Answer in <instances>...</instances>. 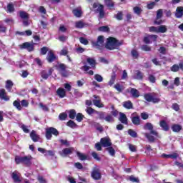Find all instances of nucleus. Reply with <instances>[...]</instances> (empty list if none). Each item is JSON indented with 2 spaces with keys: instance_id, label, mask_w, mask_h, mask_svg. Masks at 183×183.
<instances>
[{
  "instance_id": "37",
  "label": "nucleus",
  "mask_w": 183,
  "mask_h": 183,
  "mask_svg": "<svg viewBox=\"0 0 183 183\" xmlns=\"http://www.w3.org/2000/svg\"><path fill=\"white\" fill-rule=\"evenodd\" d=\"M76 117V111H75V109H70L69 111V118H70V119H75Z\"/></svg>"
},
{
  "instance_id": "51",
  "label": "nucleus",
  "mask_w": 183,
  "mask_h": 183,
  "mask_svg": "<svg viewBox=\"0 0 183 183\" xmlns=\"http://www.w3.org/2000/svg\"><path fill=\"white\" fill-rule=\"evenodd\" d=\"M96 114H97V115H99V119H105V112H96Z\"/></svg>"
},
{
  "instance_id": "60",
  "label": "nucleus",
  "mask_w": 183,
  "mask_h": 183,
  "mask_svg": "<svg viewBox=\"0 0 183 183\" xmlns=\"http://www.w3.org/2000/svg\"><path fill=\"white\" fill-rule=\"evenodd\" d=\"M149 32H155L156 34H158V26L157 27V26H150L149 28Z\"/></svg>"
},
{
  "instance_id": "49",
  "label": "nucleus",
  "mask_w": 183,
  "mask_h": 183,
  "mask_svg": "<svg viewBox=\"0 0 183 183\" xmlns=\"http://www.w3.org/2000/svg\"><path fill=\"white\" fill-rule=\"evenodd\" d=\"M100 32H109V27L108 26H103L99 27Z\"/></svg>"
},
{
  "instance_id": "26",
  "label": "nucleus",
  "mask_w": 183,
  "mask_h": 183,
  "mask_svg": "<svg viewBox=\"0 0 183 183\" xmlns=\"http://www.w3.org/2000/svg\"><path fill=\"white\" fill-rule=\"evenodd\" d=\"M72 14L76 16V18H81V16H82V10L79 9H74L72 10Z\"/></svg>"
},
{
  "instance_id": "38",
  "label": "nucleus",
  "mask_w": 183,
  "mask_h": 183,
  "mask_svg": "<svg viewBox=\"0 0 183 183\" xmlns=\"http://www.w3.org/2000/svg\"><path fill=\"white\" fill-rule=\"evenodd\" d=\"M66 126L69 127V128H76L78 127V124L74 122V120H69L68 122L66 123Z\"/></svg>"
},
{
  "instance_id": "57",
  "label": "nucleus",
  "mask_w": 183,
  "mask_h": 183,
  "mask_svg": "<svg viewBox=\"0 0 183 183\" xmlns=\"http://www.w3.org/2000/svg\"><path fill=\"white\" fill-rule=\"evenodd\" d=\"M94 79L97 81V82H102L104 81V78L99 74H95Z\"/></svg>"
},
{
  "instance_id": "29",
  "label": "nucleus",
  "mask_w": 183,
  "mask_h": 183,
  "mask_svg": "<svg viewBox=\"0 0 183 183\" xmlns=\"http://www.w3.org/2000/svg\"><path fill=\"white\" fill-rule=\"evenodd\" d=\"M132 122L134 125H141V119L139 118V116L132 117Z\"/></svg>"
},
{
  "instance_id": "23",
  "label": "nucleus",
  "mask_w": 183,
  "mask_h": 183,
  "mask_svg": "<svg viewBox=\"0 0 183 183\" xmlns=\"http://www.w3.org/2000/svg\"><path fill=\"white\" fill-rule=\"evenodd\" d=\"M176 18H182L183 16V6H178L176 9Z\"/></svg>"
},
{
  "instance_id": "48",
  "label": "nucleus",
  "mask_w": 183,
  "mask_h": 183,
  "mask_svg": "<svg viewBox=\"0 0 183 183\" xmlns=\"http://www.w3.org/2000/svg\"><path fill=\"white\" fill-rule=\"evenodd\" d=\"M49 51V48L46 46H43L40 49V54L41 55H46V53Z\"/></svg>"
},
{
  "instance_id": "17",
  "label": "nucleus",
  "mask_w": 183,
  "mask_h": 183,
  "mask_svg": "<svg viewBox=\"0 0 183 183\" xmlns=\"http://www.w3.org/2000/svg\"><path fill=\"white\" fill-rule=\"evenodd\" d=\"M56 94H57L58 97H59V98H65V97H66V92L65 91V89L64 88L59 87L56 90Z\"/></svg>"
},
{
  "instance_id": "41",
  "label": "nucleus",
  "mask_w": 183,
  "mask_h": 183,
  "mask_svg": "<svg viewBox=\"0 0 183 183\" xmlns=\"http://www.w3.org/2000/svg\"><path fill=\"white\" fill-rule=\"evenodd\" d=\"M127 132L128 134L130 135V137H132V138H138V134L132 129H129Z\"/></svg>"
},
{
  "instance_id": "4",
  "label": "nucleus",
  "mask_w": 183,
  "mask_h": 183,
  "mask_svg": "<svg viewBox=\"0 0 183 183\" xmlns=\"http://www.w3.org/2000/svg\"><path fill=\"white\" fill-rule=\"evenodd\" d=\"M92 8L93 9H96V12L99 14V19H104V18H105V7L104 6V4H101L99 2H94L92 5Z\"/></svg>"
},
{
  "instance_id": "5",
  "label": "nucleus",
  "mask_w": 183,
  "mask_h": 183,
  "mask_svg": "<svg viewBox=\"0 0 183 183\" xmlns=\"http://www.w3.org/2000/svg\"><path fill=\"white\" fill-rule=\"evenodd\" d=\"M13 106L18 109V111H22V107L24 108H28L29 107V102L26 99L20 100L17 99L16 100L14 101Z\"/></svg>"
},
{
  "instance_id": "59",
  "label": "nucleus",
  "mask_w": 183,
  "mask_h": 183,
  "mask_svg": "<svg viewBox=\"0 0 183 183\" xmlns=\"http://www.w3.org/2000/svg\"><path fill=\"white\" fill-rule=\"evenodd\" d=\"M79 41L81 44H83V45H88V44H89V41H88V39H85L84 37H80Z\"/></svg>"
},
{
  "instance_id": "42",
  "label": "nucleus",
  "mask_w": 183,
  "mask_h": 183,
  "mask_svg": "<svg viewBox=\"0 0 183 183\" xmlns=\"http://www.w3.org/2000/svg\"><path fill=\"white\" fill-rule=\"evenodd\" d=\"M74 149L69 147V148H65L62 150V153L64 154V155H71V154H72V151Z\"/></svg>"
},
{
  "instance_id": "14",
  "label": "nucleus",
  "mask_w": 183,
  "mask_h": 183,
  "mask_svg": "<svg viewBox=\"0 0 183 183\" xmlns=\"http://www.w3.org/2000/svg\"><path fill=\"white\" fill-rule=\"evenodd\" d=\"M88 26V23H85L82 20H79L75 22V28H77L79 29H82V28H86V26Z\"/></svg>"
},
{
  "instance_id": "21",
  "label": "nucleus",
  "mask_w": 183,
  "mask_h": 183,
  "mask_svg": "<svg viewBox=\"0 0 183 183\" xmlns=\"http://www.w3.org/2000/svg\"><path fill=\"white\" fill-rule=\"evenodd\" d=\"M122 105L126 109H132V108H134V104L131 100L124 102Z\"/></svg>"
},
{
  "instance_id": "58",
  "label": "nucleus",
  "mask_w": 183,
  "mask_h": 183,
  "mask_svg": "<svg viewBox=\"0 0 183 183\" xmlns=\"http://www.w3.org/2000/svg\"><path fill=\"white\" fill-rule=\"evenodd\" d=\"M142 50L145 51L146 52H149L151 51V46H149L147 44H144L142 46Z\"/></svg>"
},
{
  "instance_id": "1",
  "label": "nucleus",
  "mask_w": 183,
  "mask_h": 183,
  "mask_svg": "<svg viewBox=\"0 0 183 183\" xmlns=\"http://www.w3.org/2000/svg\"><path fill=\"white\" fill-rule=\"evenodd\" d=\"M143 128L146 131H150V133H144V135L148 139L149 142H150L151 144L155 142L154 137H156L157 138H161L157 132L154 130V125H152V124L149 122L146 123ZM152 135H154V137Z\"/></svg>"
},
{
  "instance_id": "27",
  "label": "nucleus",
  "mask_w": 183,
  "mask_h": 183,
  "mask_svg": "<svg viewBox=\"0 0 183 183\" xmlns=\"http://www.w3.org/2000/svg\"><path fill=\"white\" fill-rule=\"evenodd\" d=\"M26 35V36H31L32 35V31L31 30H26L25 32L24 31H16V35H20L21 36H24V35Z\"/></svg>"
},
{
  "instance_id": "7",
  "label": "nucleus",
  "mask_w": 183,
  "mask_h": 183,
  "mask_svg": "<svg viewBox=\"0 0 183 183\" xmlns=\"http://www.w3.org/2000/svg\"><path fill=\"white\" fill-rule=\"evenodd\" d=\"M46 139H51L52 135L54 137H58L59 135V132L54 127H49L46 129Z\"/></svg>"
},
{
  "instance_id": "61",
  "label": "nucleus",
  "mask_w": 183,
  "mask_h": 183,
  "mask_svg": "<svg viewBox=\"0 0 183 183\" xmlns=\"http://www.w3.org/2000/svg\"><path fill=\"white\" fill-rule=\"evenodd\" d=\"M94 148L97 149V151H102V144L101 142L96 143Z\"/></svg>"
},
{
  "instance_id": "36",
  "label": "nucleus",
  "mask_w": 183,
  "mask_h": 183,
  "mask_svg": "<svg viewBox=\"0 0 183 183\" xmlns=\"http://www.w3.org/2000/svg\"><path fill=\"white\" fill-rule=\"evenodd\" d=\"M106 151H107L109 154V155H111V157H115V149H114V147L109 146V147L106 148Z\"/></svg>"
},
{
  "instance_id": "32",
  "label": "nucleus",
  "mask_w": 183,
  "mask_h": 183,
  "mask_svg": "<svg viewBox=\"0 0 183 183\" xmlns=\"http://www.w3.org/2000/svg\"><path fill=\"white\" fill-rule=\"evenodd\" d=\"M115 79H117V74L115 73V71H113L111 76V79L109 81V85L110 86H112V85L115 84Z\"/></svg>"
},
{
  "instance_id": "40",
  "label": "nucleus",
  "mask_w": 183,
  "mask_h": 183,
  "mask_svg": "<svg viewBox=\"0 0 183 183\" xmlns=\"http://www.w3.org/2000/svg\"><path fill=\"white\" fill-rule=\"evenodd\" d=\"M114 89L117 90L119 93L122 92L124 91V86L121 85L119 83H117L114 86Z\"/></svg>"
},
{
  "instance_id": "52",
  "label": "nucleus",
  "mask_w": 183,
  "mask_h": 183,
  "mask_svg": "<svg viewBox=\"0 0 183 183\" xmlns=\"http://www.w3.org/2000/svg\"><path fill=\"white\" fill-rule=\"evenodd\" d=\"M92 157L96 161H101V157H99V155H98V153H97L96 152H92Z\"/></svg>"
},
{
  "instance_id": "28",
  "label": "nucleus",
  "mask_w": 183,
  "mask_h": 183,
  "mask_svg": "<svg viewBox=\"0 0 183 183\" xmlns=\"http://www.w3.org/2000/svg\"><path fill=\"white\" fill-rule=\"evenodd\" d=\"M76 154L80 161H86V159H88V156L86 154H84L80 152H76Z\"/></svg>"
},
{
  "instance_id": "12",
  "label": "nucleus",
  "mask_w": 183,
  "mask_h": 183,
  "mask_svg": "<svg viewBox=\"0 0 183 183\" xmlns=\"http://www.w3.org/2000/svg\"><path fill=\"white\" fill-rule=\"evenodd\" d=\"M0 99H1V101H5V102H8V101L11 99V97L8 96L5 89H0Z\"/></svg>"
},
{
  "instance_id": "55",
  "label": "nucleus",
  "mask_w": 183,
  "mask_h": 183,
  "mask_svg": "<svg viewBox=\"0 0 183 183\" xmlns=\"http://www.w3.org/2000/svg\"><path fill=\"white\" fill-rule=\"evenodd\" d=\"M133 11L134 14H137V15H141V12H142V9L139 6L134 7Z\"/></svg>"
},
{
  "instance_id": "2",
  "label": "nucleus",
  "mask_w": 183,
  "mask_h": 183,
  "mask_svg": "<svg viewBox=\"0 0 183 183\" xmlns=\"http://www.w3.org/2000/svg\"><path fill=\"white\" fill-rule=\"evenodd\" d=\"M122 44V41H119L115 37H109L107 39L104 48H106V49H108L109 51H114V49H119V46H121Z\"/></svg>"
},
{
  "instance_id": "25",
  "label": "nucleus",
  "mask_w": 183,
  "mask_h": 183,
  "mask_svg": "<svg viewBox=\"0 0 183 183\" xmlns=\"http://www.w3.org/2000/svg\"><path fill=\"white\" fill-rule=\"evenodd\" d=\"M172 130L173 132H179L180 131H182V126H181V124H174L172 125Z\"/></svg>"
},
{
  "instance_id": "22",
  "label": "nucleus",
  "mask_w": 183,
  "mask_h": 183,
  "mask_svg": "<svg viewBox=\"0 0 183 183\" xmlns=\"http://www.w3.org/2000/svg\"><path fill=\"white\" fill-rule=\"evenodd\" d=\"M134 79L142 81L144 79V73L139 70H137L134 74Z\"/></svg>"
},
{
  "instance_id": "46",
  "label": "nucleus",
  "mask_w": 183,
  "mask_h": 183,
  "mask_svg": "<svg viewBox=\"0 0 183 183\" xmlns=\"http://www.w3.org/2000/svg\"><path fill=\"white\" fill-rule=\"evenodd\" d=\"M124 17V14L122 11H118V13L114 16V18L117 19V21H122Z\"/></svg>"
},
{
  "instance_id": "45",
  "label": "nucleus",
  "mask_w": 183,
  "mask_h": 183,
  "mask_svg": "<svg viewBox=\"0 0 183 183\" xmlns=\"http://www.w3.org/2000/svg\"><path fill=\"white\" fill-rule=\"evenodd\" d=\"M68 118V114L66 112L60 113L59 115V119L60 121H65Z\"/></svg>"
},
{
  "instance_id": "43",
  "label": "nucleus",
  "mask_w": 183,
  "mask_h": 183,
  "mask_svg": "<svg viewBox=\"0 0 183 183\" xmlns=\"http://www.w3.org/2000/svg\"><path fill=\"white\" fill-rule=\"evenodd\" d=\"M19 16L21 19H29V16H28V13L21 11H19Z\"/></svg>"
},
{
  "instance_id": "33",
  "label": "nucleus",
  "mask_w": 183,
  "mask_h": 183,
  "mask_svg": "<svg viewBox=\"0 0 183 183\" xmlns=\"http://www.w3.org/2000/svg\"><path fill=\"white\" fill-rule=\"evenodd\" d=\"M12 86H14V82L11 80H7L6 81V86L5 88L9 91V92H11V90L12 89Z\"/></svg>"
},
{
  "instance_id": "53",
  "label": "nucleus",
  "mask_w": 183,
  "mask_h": 183,
  "mask_svg": "<svg viewBox=\"0 0 183 183\" xmlns=\"http://www.w3.org/2000/svg\"><path fill=\"white\" fill-rule=\"evenodd\" d=\"M148 79L152 84H155V82H157V78L152 74L149 75Z\"/></svg>"
},
{
  "instance_id": "11",
  "label": "nucleus",
  "mask_w": 183,
  "mask_h": 183,
  "mask_svg": "<svg viewBox=\"0 0 183 183\" xmlns=\"http://www.w3.org/2000/svg\"><path fill=\"white\" fill-rule=\"evenodd\" d=\"M100 143L104 148H108L112 147V142L109 137H103L100 139Z\"/></svg>"
},
{
  "instance_id": "20",
  "label": "nucleus",
  "mask_w": 183,
  "mask_h": 183,
  "mask_svg": "<svg viewBox=\"0 0 183 183\" xmlns=\"http://www.w3.org/2000/svg\"><path fill=\"white\" fill-rule=\"evenodd\" d=\"M86 62L93 68V69H95L97 66V60H95L94 58L89 57L86 59Z\"/></svg>"
},
{
  "instance_id": "24",
  "label": "nucleus",
  "mask_w": 183,
  "mask_h": 183,
  "mask_svg": "<svg viewBox=\"0 0 183 183\" xmlns=\"http://www.w3.org/2000/svg\"><path fill=\"white\" fill-rule=\"evenodd\" d=\"M130 94L132 98H139V91L135 88H131Z\"/></svg>"
},
{
  "instance_id": "44",
  "label": "nucleus",
  "mask_w": 183,
  "mask_h": 183,
  "mask_svg": "<svg viewBox=\"0 0 183 183\" xmlns=\"http://www.w3.org/2000/svg\"><path fill=\"white\" fill-rule=\"evenodd\" d=\"M84 117V116L82 114V113L76 114V121H77V122H82Z\"/></svg>"
},
{
  "instance_id": "35",
  "label": "nucleus",
  "mask_w": 183,
  "mask_h": 183,
  "mask_svg": "<svg viewBox=\"0 0 183 183\" xmlns=\"http://www.w3.org/2000/svg\"><path fill=\"white\" fill-rule=\"evenodd\" d=\"M131 55L134 59H138V58H139V53L137 49H132Z\"/></svg>"
},
{
  "instance_id": "50",
  "label": "nucleus",
  "mask_w": 183,
  "mask_h": 183,
  "mask_svg": "<svg viewBox=\"0 0 183 183\" xmlns=\"http://www.w3.org/2000/svg\"><path fill=\"white\" fill-rule=\"evenodd\" d=\"M7 9L9 12L12 13L15 11V7L14 6V4L12 3H9L7 5Z\"/></svg>"
},
{
  "instance_id": "3",
  "label": "nucleus",
  "mask_w": 183,
  "mask_h": 183,
  "mask_svg": "<svg viewBox=\"0 0 183 183\" xmlns=\"http://www.w3.org/2000/svg\"><path fill=\"white\" fill-rule=\"evenodd\" d=\"M32 159L33 157L31 155L24 157L16 156L14 158V161L16 165H19V164H23L26 167H31V165H32Z\"/></svg>"
},
{
  "instance_id": "31",
  "label": "nucleus",
  "mask_w": 183,
  "mask_h": 183,
  "mask_svg": "<svg viewBox=\"0 0 183 183\" xmlns=\"http://www.w3.org/2000/svg\"><path fill=\"white\" fill-rule=\"evenodd\" d=\"M11 178L14 181V182H21V179L18 175V172H14L11 174Z\"/></svg>"
},
{
  "instance_id": "39",
  "label": "nucleus",
  "mask_w": 183,
  "mask_h": 183,
  "mask_svg": "<svg viewBox=\"0 0 183 183\" xmlns=\"http://www.w3.org/2000/svg\"><path fill=\"white\" fill-rule=\"evenodd\" d=\"M93 104L97 108H104V104L101 103V100L99 99H94L93 100Z\"/></svg>"
},
{
  "instance_id": "6",
  "label": "nucleus",
  "mask_w": 183,
  "mask_h": 183,
  "mask_svg": "<svg viewBox=\"0 0 183 183\" xmlns=\"http://www.w3.org/2000/svg\"><path fill=\"white\" fill-rule=\"evenodd\" d=\"M104 42H105V39H104V36H99L97 37V41H92V44L93 46L99 49V51H102L104 49Z\"/></svg>"
},
{
  "instance_id": "9",
  "label": "nucleus",
  "mask_w": 183,
  "mask_h": 183,
  "mask_svg": "<svg viewBox=\"0 0 183 183\" xmlns=\"http://www.w3.org/2000/svg\"><path fill=\"white\" fill-rule=\"evenodd\" d=\"M35 45H36L35 43L24 42L19 46V48L20 49H26L28 52H32L35 51Z\"/></svg>"
},
{
  "instance_id": "30",
  "label": "nucleus",
  "mask_w": 183,
  "mask_h": 183,
  "mask_svg": "<svg viewBox=\"0 0 183 183\" xmlns=\"http://www.w3.org/2000/svg\"><path fill=\"white\" fill-rule=\"evenodd\" d=\"M92 125L94 127V128H96L97 131H99V132H104V127L101 126V124L99 122H93Z\"/></svg>"
},
{
  "instance_id": "13",
  "label": "nucleus",
  "mask_w": 183,
  "mask_h": 183,
  "mask_svg": "<svg viewBox=\"0 0 183 183\" xmlns=\"http://www.w3.org/2000/svg\"><path fill=\"white\" fill-rule=\"evenodd\" d=\"M55 59H56V56H55L54 51H52V50L49 51L48 55L46 56V60L49 64H52Z\"/></svg>"
},
{
  "instance_id": "16",
  "label": "nucleus",
  "mask_w": 183,
  "mask_h": 183,
  "mask_svg": "<svg viewBox=\"0 0 183 183\" xmlns=\"http://www.w3.org/2000/svg\"><path fill=\"white\" fill-rule=\"evenodd\" d=\"M119 121L122 122V124H124V125H128V118L127 117V114L120 112L119 113Z\"/></svg>"
},
{
  "instance_id": "64",
  "label": "nucleus",
  "mask_w": 183,
  "mask_h": 183,
  "mask_svg": "<svg viewBox=\"0 0 183 183\" xmlns=\"http://www.w3.org/2000/svg\"><path fill=\"white\" fill-rule=\"evenodd\" d=\"M58 39H59V41H60V42H65V41H66V39H68V36L61 35V36H59Z\"/></svg>"
},
{
  "instance_id": "8",
  "label": "nucleus",
  "mask_w": 183,
  "mask_h": 183,
  "mask_svg": "<svg viewBox=\"0 0 183 183\" xmlns=\"http://www.w3.org/2000/svg\"><path fill=\"white\" fill-rule=\"evenodd\" d=\"M144 98L147 102H152L153 104H158L161 102L160 98L155 97V96L152 95L151 93L144 94Z\"/></svg>"
},
{
  "instance_id": "18",
  "label": "nucleus",
  "mask_w": 183,
  "mask_h": 183,
  "mask_svg": "<svg viewBox=\"0 0 183 183\" xmlns=\"http://www.w3.org/2000/svg\"><path fill=\"white\" fill-rule=\"evenodd\" d=\"M104 4L108 9H114L115 8V2L112 0H104Z\"/></svg>"
},
{
  "instance_id": "15",
  "label": "nucleus",
  "mask_w": 183,
  "mask_h": 183,
  "mask_svg": "<svg viewBox=\"0 0 183 183\" xmlns=\"http://www.w3.org/2000/svg\"><path fill=\"white\" fill-rule=\"evenodd\" d=\"M30 138L33 141V142H38L39 139H41V137H39V135L36 134V132L35 130H32L30 133Z\"/></svg>"
},
{
  "instance_id": "62",
  "label": "nucleus",
  "mask_w": 183,
  "mask_h": 183,
  "mask_svg": "<svg viewBox=\"0 0 183 183\" xmlns=\"http://www.w3.org/2000/svg\"><path fill=\"white\" fill-rule=\"evenodd\" d=\"M57 69H60V71H66V66L64 64H60L57 66Z\"/></svg>"
},
{
  "instance_id": "54",
  "label": "nucleus",
  "mask_w": 183,
  "mask_h": 183,
  "mask_svg": "<svg viewBox=\"0 0 183 183\" xmlns=\"http://www.w3.org/2000/svg\"><path fill=\"white\" fill-rule=\"evenodd\" d=\"M162 15H163V10L162 9L157 10L156 19H161V18H162Z\"/></svg>"
},
{
  "instance_id": "56",
  "label": "nucleus",
  "mask_w": 183,
  "mask_h": 183,
  "mask_svg": "<svg viewBox=\"0 0 183 183\" xmlns=\"http://www.w3.org/2000/svg\"><path fill=\"white\" fill-rule=\"evenodd\" d=\"M104 120L107 122H114V117H112V115L111 114H109L107 115L105 118H104Z\"/></svg>"
},
{
  "instance_id": "34",
  "label": "nucleus",
  "mask_w": 183,
  "mask_h": 183,
  "mask_svg": "<svg viewBox=\"0 0 183 183\" xmlns=\"http://www.w3.org/2000/svg\"><path fill=\"white\" fill-rule=\"evenodd\" d=\"M168 31L167 26L161 25L158 26V34H165Z\"/></svg>"
},
{
  "instance_id": "63",
  "label": "nucleus",
  "mask_w": 183,
  "mask_h": 183,
  "mask_svg": "<svg viewBox=\"0 0 183 183\" xmlns=\"http://www.w3.org/2000/svg\"><path fill=\"white\" fill-rule=\"evenodd\" d=\"M41 78H43V79H48V78H49V74H48L45 71H42Z\"/></svg>"
},
{
  "instance_id": "10",
  "label": "nucleus",
  "mask_w": 183,
  "mask_h": 183,
  "mask_svg": "<svg viewBox=\"0 0 183 183\" xmlns=\"http://www.w3.org/2000/svg\"><path fill=\"white\" fill-rule=\"evenodd\" d=\"M91 177L94 181H99L101 178H102V174H101V170L98 167H94L92 173Z\"/></svg>"
},
{
  "instance_id": "19",
  "label": "nucleus",
  "mask_w": 183,
  "mask_h": 183,
  "mask_svg": "<svg viewBox=\"0 0 183 183\" xmlns=\"http://www.w3.org/2000/svg\"><path fill=\"white\" fill-rule=\"evenodd\" d=\"M159 125L161 128H162L163 131H169V126L168 125V123L165 120H161L159 122Z\"/></svg>"
},
{
  "instance_id": "47",
  "label": "nucleus",
  "mask_w": 183,
  "mask_h": 183,
  "mask_svg": "<svg viewBox=\"0 0 183 183\" xmlns=\"http://www.w3.org/2000/svg\"><path fill=\"white\" fill-rule=\"evenodd\" d=\"M96 112L97 111L92 109L91 107H87L86 109V112L88 114V115H92V114H94V112L96 113Z\"/></svg>"
}]
</instances>
